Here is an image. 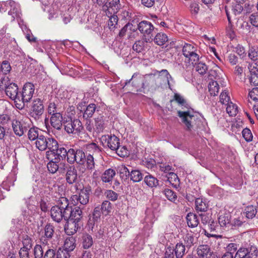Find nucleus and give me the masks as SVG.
Masks as SVG:
<instances>
[{
    "label": "nucleus",
    "instance_id": "f257e3e1",
    "mask_svg": "<svg viewBox=\"0 0 258 258\" xmlns=\"http://www.w3.org/2000/svg\"><path fill=\"white\" fill-rule=\"evenodd\" d=\"M68 206V200L65 197H60L57 202V205L53 206L50 210L52 219L59 223L63 219L66 220V211Z\"/></svg>",
    "mask_w": 258,
    "mask_h": 258
},
{
    "label": "nucleus",
    "instance_id": "f03ea898",
    "mask_svg": "<svg viewBox=\"0 0 258 258\" xmlns=\"http://www.w3.org/2000/svg\"><path fill=\"white\" fill-rule=\"evenodd\" d=\"M178 116L184 125V129L186 131L191 132L196 128L197 121L199 119L197 115L190 112V111H177Z\"/></svg>",
    "mask_w": 258,
    "mask_h": 258
},
{
    "label": "nucleus",
    "instance_id": "7ed1b4c3",
    "mask_svg": "<svg viewBox=\"0 0 258 258\" xmlns=\"http://www.w3.org/2000/svg\"><path fill=\"white\" fill-rule=\"evenodd\" d=\"M131 29L134 32L138 29L145 37L146 42H150L153 40L154 27L151 22L142 21L137 24V27Z\"/></svg>",
    "mask_w": 258,
    "mask_h": 258
},
{
    "label": "nucleus",
    "instance_id": "20e7f679",
    "mask_svg": "<svg viewBox=\"0 0 258 258\" xmlns=\"http://www.w3.org/2000/svg\"><path fill=\"white\" fill-rule=\"evenodd\" d=\"M63 126L64 130L68 134L78 135L84 130L83 124L79 119H66L63 121Z\"/></svg>",
    "mask_w": 258,
    "mask_h": 258
},
{
    "label": "nucleus",
    "instance_id": "39448f33",
    "mask_svg": "<svg viewBox=\"0 0 258 258\" xmlns=\"http://www.w3.org/2000/svg\"><path fill=\"white\" fill-rule=\"evenodd\" d=\"M182 46V53L183 55L188 58L192 64L196 63L199 59V56L197 54V49L195 45L190 43H184Z\"/></svg>",
    "mask_w": 258,
    "mask_h": 258
},
{
    "label": "nucleus",
    "instance_id": "423d86ee",
    "mask_svg": "<svg viewBox=\"0 0 258 258\" xmlns=\"http://www.w3.org/2000/svg\"><path fill=\"white\" fill-rule=\"evenodd\" d=\"M35 91L34 86L31 83H26L23 86L22 91L19 93L18 101L24 104L29 102L32 99Z\"/></svg>",
    "mask_w": 258,
    "mask_h": 258
},
{
    "label": "nucleus",
    "instance_id": "0eeeda50",
    "mask_svg": "<svg viewBox=\"0 0 258 258\" xmlns=\"http://www.w3.org/2000/svg\"><path fill=\"white\" fill-rule=\"evenodd\" d=\"M66 220H73L78 222H82V211L79 207H74L70 205L68 201L67 211H66Z\"/></svg>",
    "mask_w": 258,
    "mask_h": 258
},
{
    "label": "nucleus",
    "instance_id": "6e6552de",
    "mask_svg": "<svg viewBox=\"0 0 258 258\" xmlns=\"http://www.w3.org/2000/svg\"><path fill=\"white\" fill-rule=\"evenodd\" d=\"M121 7L119 0H106L103 6V11L106 15H110L117 14Z\"/></svg>",
    "mask_w": 258,
    "mask_h": 258
},
{
    "label": "nucleus",
    "instance_id": "1a4fd4ad",
    "mask_svg": "<svg viewBox=\"0 0 258 258\" xmlns=\"http://www.w3.org/2000/svg\"><path fill=\"white\" fill-rule=\"evenodd\" d=\"M101 142L104 147L116 151L120 145L119 139L114 135H103L100 138Z\"/></svg>",
    "mask_w": 258,
    "mask_h": 258
},
{
    "label": "nucleus",
    "instance_id": "9d476101",
    "mask_svg": "<svg viewBox=\"0 0 258 258\" xmlns=\"http://www.w3.org/2000/svg\"><path fill=\"white\" fill-rule=\"evenodd\" d=\"M257 249L254 246L248 248L241 247L236 253L234 258H256Z\"/></svg>",
    "mask_w": 258,
    "mask_h": 258
},
{
    "label": "nucleus",
    "instance_id": "9b49d317",
    "mask_svg": "<svg viewBox=\"0 0 258 258\" xmlns=\"http://www.w3.org/2000/svg\"><path fill=\"white\" fill-rule=\"evenodd\" d=\"M44 110V106L42 100L39 98L34 99L31 108V116L35 120L39 119L43 114Z\"/></svg>",
    "mask_w": 258,
    "mask_h": 258
},
{
    "label": "nucleus",
    "instance_id": "f8f14e48",
    "mask_svg": "<svg viewBox=\"0 0 258 258\" xmlns=\"http://www.w3.org/2000/svg\"><path fill=\"white\" fill-rule=\"evenodd\" d=\"M197 253L199 258H218L210 246L207 244L199 245L197 249Z\"/></svg>",
    "mask_w": 258,
    "mask_h": 258
},
{
    "label": "nucleus",
    "instance_id": "ddd939ff",
    "mask_svg": "<svg viewBox=\"0 0 258 258\" xmlns=\"http://www.w3.org/2000/svg\"><path fill=\"white\" fill-rule=\"evenodd\" d=\"M68 184L71 185L79 182V176L76 168L74 165L69 166L65 175Z\"/></svg>",
    "mask_w": 258,
    "mask_h": 258
},
{
    "label": "nucleus",
    "instance_id": "4468645a",
    "mask_svg": "<svg viewBox=\"0 0 258 258\" xmlns=\"http://www.w3.org/2000/svg\"><path fill=\"white\" fill-rule=\"evenodd\" d=\"M66 224L64 226L66 233L71 235L76 233L83 226V222L73 221V220H66Z\"/></svg>",
    "mask_w": 258,
    "mask_h": 258
},
{
    "label": "nucleus",
    "instance_id": "2eb2a0df",
    "mask_svg": "<svg viewBox=\"0 0 258 258\" xmlns=\"http://www.w3.org/2000/svg\"><path fill=\"white\" fill-rule=\"evenodd\" d=\"M90 190L87 188L81 190L79 195H73L72 200L76 203H80L81 205H86L89 200Z\"/></svg>",
    "mask_w": 258,
    "mask_h": 258
},
{
    "label": "nucleus",
    "instance_id": "dca6fc26",
    "mask_svg": "<svg viewBox=\"0 0 258 258\" xmlns=\"http://www.w3.org/2000/svg\"><path fill=\"white\" fill-rule=\"evenodd\" d=\"M88 225L92 231V233L97 238L100 239L103 237L106 231V227L104 224L98 225L94 222L92 225L91 220L90 219L88 221Z\"/></svg>",
    "mask_w": 258,
    "mask_h": 258
},
{
    "label": "nucleus",
    "instance_id": "f3484780",
    "mask_svg": "<svg viewBox=\"0 0 258 258\" xmlns=\"http://www.w3.org/2000/svg\"><path fill=\"white\" fill-rule=\"evenodd\" d=\"M70 256L65 251L61 250L60 248L57 251L55 249L48 248L44 252V258H70Z\"/></svg>",
    "mask_w": 258,
    "mask_h": 258
},
{
    "label": "nucleus",
    "instance_id": "a211bd4d",
    "mask_svg": "<svg viewBox=\"0 0 258 258\" xmlns=\"http://www.w3.org/2000/svg\"><path fill=\"white\" fill-rule=\"evenodd\" d=\"M54 227L51 223H47L44 227L43 234L41 237V241L46 244L54 236Z\"/></svg>",
    "mask_w": 258,
    "mask_h": 258
},
{
    "label": "nucleus",
    "instance_id": "6ab92c4d",
    "mask_svg": "<svg viewBox=\"0 0 258 258\" xmlns=\"http://www.w3.org/2000/svg\"><path fill=\"white\" fill-rule=\"evenodd\" d=\"M6 95L12 100L16 102L18 101V87L15 83H10L8 87L5 89Z\"/></svg>",
    "mask_w": 258,
    "mask_h": 258
},
{
    "label": "nucleus",
    "instance_id": "aec40b11",
    "mask_svg": "<svg viewBox=\"0 0 258 258\" xmlns=\"http://www.w3.org/2000/svg\"><path fill=\"white\" fill-rule=\"evenodd\" d=\"M231 216L229 213H221L218 218V222L220 227L224 230L231 226Z\"/></svg>",
    "mask_w": 258,
    "mask_h": 258
},
{
    "label": "nucleus",
    "instance_id": "412c9836",
    "mask_svg": "<svg viewBox=\"0 0 258 258\" xmlns=\"http://www.w3.org/2000/svg\"><path fill=\"white\" fill-rule=\"evenodd\" d=\"M12 125L15 134L19 137L23 135L28 130L25 124L16 120L12 121Z\"/></svg>",
    "mask_w": 258,
    "mask_h": 258
},
{
    "label": "nucleus",
    "instance_id": "4be33fe9",
    "mask_svg": "<svg viewBox=\"0 0 258 258\" xmlns=\"http://www.w3.org/2000/svg\"><path fill=\"white\" fill-rule=\"evenodd\" d=\"M50 122L51 126L55 129L60 130L62 128V116L60 113H55L51 115Z\"/></svg>",
    "mask_w": 258,
    "mask_h": 258
},
{
    "label": "nucleus",
    "instance_id": "5701e85b",
    "mask_svg": "<svg viewBox=\"0 0 258 258\" xmlns=\"http://www.w3.org/2000/svg\"><path fill=\"white\" fill-rule=\"evenodd\" d=\"M183 245L187 249H189L195 244L197 243L198 238L193 234L188 233L183 237Z\"/></svg>",
    "mask_w": 258,
    "mask_h": 258
},
{
    "label": "nucleus",
    "instance_id": "b1692460",
    "mask_svg": "<svg viewBox=\"0 0 258 258\" xmlns=\"http://www.w3.org/2000/svg\"><path fill=\"white\" fill-rule=\"evenodd\" d=\"M45 146H47V149L49 150L46 152V155L47 159H50L52 155V153L56 150L57 146H58L57 142L52 138H47Z\"/></svg>",
    "mask_w": 258,
    "mask_h": 258
},
{
    "label": "nucleus",
    "instance_id": "393cba45",
    "mask_svg": "<svg viewBox=\"0 0 258 258\" xmlns=\"http://www.w3.org/2000/svg\"><path fill=\"white\" fill-rule=\"evenodd\" d=\"M51 157L54 158V160L56 161H60L61 160H64L67 157V150L64 147H58L57 146L56 150L53 151Z\"/></svg>",
    "mask_w": 258,
    "mask_h": 258
},
{
    "label": "nucleus",
    "instance_id": "a878e982",
    "mask_svg": "<svg viewBox=\"0 0 258 258\" xmlns=\"http://www.w3.org/2000/svg\"><path fill=\"white\" fill-rule=\"evenodd\" d=\"M76 239L73 237H68L63 245V248L61 250L65 251L69 255H70V252L72 251L76 247Z\"/></svg>",
    "mask_w": 258,
    "mask_h": 258
},
{
    "label": "nucleus",
    "instance_id": "bb28decb",
    "mask_svg": "<svg viewBox=\"0 0 258 258\" xmlns=\"http://www.w3.org/2000/svg\"><path fill=\"white\" fill-rule=\"evenodd\" d=\"M186 248L184 246L183 243L181 242L177 243L175 246L172 248L173 253L176 258H182L185 255Z\"/></svg>",
    "mask_w": 258,
    "mask_h": 258
},
{
    "label": "nucleus",
    "instance_id": "cd10ccee",
    "mask_svg": "<svg viewBox=\"0 0 258 258\" xmlns=\"http://www.w3.org/2000/svg\"><path fill=\"white\" fill-rule=\"evenodd\" d=\"M116 175L115 170L112 168H109L106 170L101 175V180L103 182L110 183L111 182L113 177Z\"/></svg>",
    "mask_w": 258,
    "mask_h": 258
},
{
    "label": "nucleus",
    "instance_id": "c85d7f7f",
    "mask_svg": "<svg viewBox=\"0 0 258 258\" xmlns=\"http://www.w3.org/2000/svg\"><path fill=\"white\" fill-rule=\"evenodd\" d=\"M257 212V207L253 205H249L245 207L243 215L247 218L252 219L255 217Z\"/></svg>",
    "mask_w": 258,
    "mask_h": 258
},
{
    "label": "nucleus",
    "instance_id": "c756f323",
    "mask_svg": "<svg viewBox=\"0 0 258 258\" xmlns=\"http://www.w3.org/2000/svg\"><path fill=\"white\" fill-rule=\"evenodd\" d=\"M195 208L198 212H206L208 208V204L206 200L197 198L195 201Z\"/></svg>",
    "mask_w": 258,
    "mask_h": 258
},
{
    "label": "nucleus",
    "instance_id": "7c9ffc66",
    "mask_svg": "<svg viewBox=\"0 0 258 258\" xmlns=\"http://www.w3.org/2000/svg\"><path fill=\"white\" fill-rule=\"evenodd\" d=\"M144 182L151 188L157 187L159 185L158 179L149 173L145 176Z\"/></svg>",
    "mask_w": 258,
    "mask_h": 258
},
{
    "label": "nucleus",
    "instance_id": "2f4dec72",
    "mask_svg": "<svg viewBox=\"0 0 258 258\" xmlns=\"http://www.w3.org/2000/svg\"><path fill=\"white\" fill-rule=\"evenodd\" d=\"M186 218L187 225L189 227H196L199 223L198 217L195 214L189 213L187 214Z\"/></svg>",
    "mask_w": 258,
    "mask_h": 258
},
{
    "label": "nucleus",
    "instance_id": "473e14b6",
    "mask_svg": "<svg viewBox=\"0 0 258 258\" xmlns=\"http://www.w3.org/2000/svg\"><path fill=\"white\" fill-rule=\"evenodd\" d=\"M250 76L249 77V82L251 85L254 86L258 85V72L256 71V69L253 67L252 63L248 67Z\"/></svg>",
    "mask_w": 258,
    "mask_h": 258
},
{
    "label": "nucleus",
    "instance_id": "72a5a7b5",
    "mask_svg": "<svg viewBox=\"0 0 258 258\" xmlns=\"http://www.w3.org/2000/svg\"><path fill=\"white\" fill-rule=\"evenodd\" d=\"M96 109V105L94 103H91L85 108V111L83 114V117L87 119L92 117Z\"/></svg>",
    "mask_w": 258,
    "mask_h": 258
},
{
    "label": "nucleus",
    "instance_id": "f704fd0d",
    "mask_svg": "<svg viewBox=\"0 0 258 258\" xmlns=\"http://www.w3.org/2000/svg\"><path fill=\"white\" fill-rule=\"evenodd\" d=\"M82 245L84 249H88L93 244V240L92 236L88 234H83L82 238Z\"/></svg>",
    "mask_w": 258,
    "mask_h": 258
},
{
    "label": "nucleus",
    "instance_id": "c9c22d12",
    "mask_svg": "<svg viewBox=\"0 0 258 258\" xmlns=\"http://www.w3.org/2000/svg\"><path fill=\"white\" fill-rule=\"evenodd\" d=\"M46 141L47 137L43 135H40L35 142L36 147L39 150L44 151L47 149V146H45Z\"/></svg>",
    "mask_w": 258,
    "mask_h": 258
},
{
    "label": "nucleus",
    "instance_id": "e433bc0d",
    "mask_svg": "<svg viewBox=\"0 0 258 258\" xmlns=\"http://www.w3.org/2000/svg\"><path fill=\"white\" fill-rule=\"evenodd\" d=\"M168 40L167 36L164 33H158L155 36L154 41L156 44L158 45H163L166 42H167Z\"/></svg>",
    "mask_w": 258,
    "mask_h": 258
},
{
    "label": "nucleus",
    "instance_id": "4c0bfd02",
    "mask_svg": "<svg viewBox=\"0 0 258 258\" xmlns=\"http://www.w3.org/2000/svg\"><path fill=\"white\" fill-rule=\"evenodd\" d=\"M95 127L97 133H101L105 128V120L103 117H98L95 119Z\"/></svg>",
    "mask_w": 258,
    "mask_h": 258
},
{
    "label": "nucleus",
    "instance_id": "58836bf2",
    "mask_svg": "<svg viewBox=\"0 0 258 258\" xmlns=\"http://www.w3.org/2000/svg\"><path fill=\"white\" fill-rule=\"evenodd\" d=\"M157 73L158 74V78L165 80V81L167 83L169 86V88L171 89L170 80H172V78L168 73V71L167 70L164 69L160 71H158Z\"/></svg>",
    "mask_w": 258,
    "mask_h": 258
},
{
    "label": "nucleus",
    "instance_id": "ea45409f",
    "mask_svg": "<svg viewBox=\"0 0 258 258\" xmlns=\"http://www.w3.org/2000/svg\"><path fill=\"white\" fill-rule=\"evenodd\" d=\"M50 160V161L47 163V167L49 172L51 173H55L58 170V166L57 163L59 161H56L54 160V158L50 156V159H48Z\"/></svg>",
    "mask_w": 258,
    "mask_h": 258
},
{
    "label": "nucleus",
    "instance_id": "a19ab883",
    "mask_svg": "<svg viewBox=\"0 0 258 258\" xmlns=\"http://www.w3.org/2000/svg\"><path fill=\"white\" fill-rule=\"evenodd\" d=\"M130 179L134 182L141 181L143 178V174L139 170H133L131 171Z\"/></svg>",
    "mask_w": 258,
    "mask_h": 258
},
{
    "label": "nucleus",
    "instance_id": "79ce46f5",
    "mask_svg": "<svg viewBox=\"0 0 258 258\" xmlns=\"http://www.w3.org/2000/svg\"><path fill=\"white\" fill-rule=\"evenodd\" d=\"M209 91L211 95H217L219 91V85L216 81L210 82L208 85Z\"/></svg>",
    "mask_w": 258,
    "mask_h": 258
},
{
    "label": "nucleus",
    "instance_id": "37998d69",
    "mask_svg": "<svg viewBox=\"0 0 258 258\" xmlns=\"http://www.w3.org/2000/svg\"><path fill=\"white\" fill-rule=\"evenodd\" d=\"M85 162H86V168L88 170H93L95 169V163L93 155L89 153L86 155Z\"/></svg>",
    "mask_w": 258,
    "mask_h": 258
},
{
    "label": "nucleus",
    "instance_id": "c03bdc74",
    "mask_svg": "<svg viewBox=\"0 0 258 258\" xmlns=\"http://www.w3.org/2000/svg\"><path fill=\"white\" fill-rule=\"evenodd\" d=\"M76 158L75 162L79 164L82 165L85 162L86 156L85 153L80 149L76 150Z\"/></svg>",
    "mask_w": 258,
    "mask_h": 258
},
{
    "label": "nucleus",
    "instance_id": "a18cd8bd",
    "mask_svg": "<svg viewBox=\"0 0 258 258\" xmlns=\"http://www.w3.org/2000/svg\"><path fill=\"white\" fill-rule=\"evenodd\" d=\"M119 173L120 178L125 180L130 177L131 171L124 165H121L119 167Z\"/></svg>",
    "mask_w": 258,
    "mask_h": 258
},
{
    "label": "nucleus",
    "instance_id": "49530a36",
    "mask_svg": "<svg viewBox=\"0 0 258 258\" xmlns=\"http://www.w3.org/2000/svg\"><path fill=\"white\" fill-rule=\"evenodd\" d=\"M226 111L230 116H235L238 112V107L235 104L230 102V103L227 105Z\"/></svg>",
    "mask_w": 258,
    "mask_h": 258
},
{
    "label": "nucleus",
    "instance_id": "de8ad7c7",
    "mask_svg": "<svg viewBox=\"0 0 258 258\" xmlns=\"http://www.w3.org/2000/svg\"><path fill=\"white\" fill-rule=\"evenodd\" d=\"M8 156L2 148H0V169H3L7 163Z\"/></svg>",
    "mask_w": 258,
    "mask_h": 258
},
{
    "label": "nucleus",
    "instance_id": "09e8293b",
    "mask_svg": "<svg viewBox=\"0 0 258 258\" xmlns=\"http://www.w3.org/2000/svg\"><path fill=\"white\" fill-rule=\"evenodd\" d=\"M35 258H44V252L41 245L36 244L33 249Z\"/></svg>",
    "mask_w": 258,
    "mask_h": 258
},
{
    "label": "nucleus",
    "instance_id": "8fccbe9b",
    "mask_svg": "<svg viewBox=\"0 0 258 258\" xmlns=\"http://www.w3.org/2000/svg\"><path fill=\"white\" fill-rule=\"evenodd\" d=\"M12 68L10 62L8 60H4L2 61L1 66V71L3 73V75H6L11 71Z\"/></svg>",
    "mask_w": 258,
    "mask_h": 258
},
{
    "label": "nucleus",
    "instance_id": "3c124183",
    "mask_svg": "<svg viewBox=\"0 0 258 258\" xmlns=\"http://www.w3.org/2000/svg\"><path fill=\"white\" fill-rule=\"evenodd\" d=\"M100 209L103 214L105 215L109 214L112 209L111 203L108 201H104L101 205Z\"/></svg>",
    "mask_w": 258,
    "mask_h": 258
},
{
    "label": "nucleus",
    "instance_id": "603ef678",
    "mask_svg": "<svg viewBox=\"0 0 258 258\" xmlns=\"http://www.w3.org/2000/svg\"><path fill=\"white\" fill-rule=\"evenodd\" d=\"M195 64H196V70L200 74L204 75L208 71V67L205 63L200 62Z\"/></svg>",
    "mask_w": 258,
    "mask_h": 258
},
{
    "label": "nucleus",
    "instance_id": "864d4df0",
    "mask_svg": "<svg viewBox=\"0 0 258 258\" xmlns=\"http://www.w3.org/2000/svg\"><path fill=\"white\" fill-rule=\"evenodd\" d=\"M87 151L90 153H99L101 151L100 147L95 143H91L86 145Z\"/></svg>",
    "mask_w": 258,
    "mask_h": 258
},
{
    "label": "nucleus",
    "instance_id": "5fc2aeb1",
    "mask_svg": "<svg viewBox=\"0 0 258 258\" xmlns=\"http://www.w3.org/2000/svg\"><path fill=\"white\" fill-rule=\"evenodd\" d=\"M75 152L76 150L74 149H70L68 151H67V161L70 164H73L75 162L76 159Z\"/></svg>",
    "mask_w": 258,
    "mask_h": 258
},
{
    "label": "nucleus",
    "instance_id": "6e6d98bb",
    "mask_svg": "<svg viewBox=\"0 0 258 258\" xmlns=\"http://www.w3.org/2000/svg\"><path fill=\"white\" fill-rule=\"evenodd\" d=\"M116 14H114L110 15H106L108 16V17L109 18L108 25L110 29L115 28V25L117 24L118 17Z\"/></svg>",
    "mask_w": 258,
    "mask_h": 258
},
{
    "label": "nucleus",
    "instance_id": "4d7b16f0",
    "mask_svg": "<svg viewBox=\"0 0 258 258\" xmlns=\"http://www.w3.org/2000/svg\"><path fill=\"white\" fill-rule=\"evenodd\" d=\"M165 197L171 202L175 201L177 198L176 194L171 189L166 188L164 190Z\"/></svg>",
    "mask_w": 258,
    "mask_h": 258
},
{
    "label": "nucleus",
    "instance_id": "13d9d810",
    "mask_svg": "<svg viewBox=\"0 0 258 258\" xmlns=\"http://www.w3.org/2000/svg\"><path fill=\"white\" fill-rule=\"evenodd\" d=\"M40 135L38 134V131L35 128L32 127L29 129L28 131V136L29 139L30 140L33 141L35 140H37L38 137H39Z\"/></svg>",
    "mask_w": 258,
    "mask_h": 258
},
{
    "label": "nucleus",
    "instance_id": "bf43d9fd",
    "mask_svg": "<svg viewBox=\"0 0 258 258\" xmlns=\"http://www.w3.org/2000/svg\"><path fill=\"white\" fill-rule=\"evenodd\" d=\"M189 10L192 15H197L200 10L199 3L196 1H192L189 6Z\"/></svg>",
    "mask_w": 258,
    "mask_h": 258
},
{
    "label": "nucleus",
    "instance_id": "052dcab7",
    "mask_svg": "<svg viewBox=\"0 0 258 258\" xmlns=\"http://www.w3.org/2000/svg\"><path fill=\"white\" fill-rule=\"evenodd\" d=\"M22 243L23 246L22 248H25L30 250L32 248V240L28 235L23 237Z\"/></svg>",
    "mask_w": 258,
    "mask_h": 258
},
{
    "label": "nucleus",
    "instance_id": "680f3d73",
    "mask_svg": "<svg viewBox=\"0 0 258 258\" xmlns=\"http://www.w3.org/2000/svg\"><path fill=\"white\" fill-rule=\"evenodd\" d=\"M174 99L179 105L181 106H186L187 105L184 98L178 93L174 94Z\"/></svg>",
    "mask_w": 258,
    "mask_h": 258
},
{
    "label": "nucleus",
    "instance_id": "e2e57ef3",
    "mask_svg": "<svg viewBox=\"0 0 258 258\" xmlns=\"http://www.w3.org/2000/svg\"><path fill=\"white\" fill-rule=\"evenodd\" d=\"M105 195L108 199L112 201H115L118 198V194L111 190H107L105 192Z\"/></svg>",
    "mask_w": 258,
    "mask_h": 258
},
{
    "label": "nucleus",
    "instance_id": "0e129e2a",
    "mask_svg": "<svg viewBox=\"0 0 258 258\" xmlns=\"http://www.w3.org/2000/svg\"><path fill=\"white\" fill-rule=\"evenodd\" d=\"M230 97L227 93L225 91H223L220 96V101L223 104L228 105L230 103Z\"/></svg>",
    "mask_w": 258,
    "mask_h": 258
},
{
    "label": "nucleus",
    "instance_id": "69168bd1",
    "mask_svg": "<svg viewBox=\"0 0 258 258\" xmlns=\"http://www.w3.org/2000/svg\"><path fill=\"white\" fill-rule=\"evenodd\" d=\"M11 83L8 77L4 76L1 77L0 88L2 89H6V87Z\"/></svg>",
    "mask_w": 258,
    "mask_h": 258
},
{
    "label": "nucleus",
    "instance_id": "338daca9",
    "mask_svg": "<svg viewBox=\"0 0 258 258\" xmlns=\"http://www.w3.org/2000/svg\"><path fill=\"white\" fill-rule=\"evenodd\" d=\"M242 133L243 138L247 142H250L252 141V135L249 129L247 128L243 129Z\"/></svg>",
    "mask_w": 258,
    "mask_h": 258
},
{
    "label": "nucleus",
    "instance_id": "774afa93",
    "mask_svg": "<svg viewBox=\"0 0 258 258\" xmlns=\"http://www.w3.org/2000/svg\"><path fill=\"white\" fill-rule=\"evenodd\" d=\"M249 21L254 27H258V12L252 13L249 16Z\"/></svg>",
    "mask_w": 258,
    "mask_h": 258
}]
</instances>
